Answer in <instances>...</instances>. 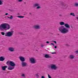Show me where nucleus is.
Returning <instances> with one entry per match:
<instances>
[{"mask_svg":"<svg viewBox=\"0 0 78 78\" xmlns=\"http://www.w3.org/2000/svg\"><path fill=\"white\" fill-rule=\"evenodd\" d=\"M10 28V25L7 23H2L0 26V30L1 31L8 30H9Z\"/></svg>","mask_w":78,"mask_h":78,"instance_id":"f257e3e1","label":"nucleus"},{"mask_svg":"<svg viewBox=\"0 0 78 78\" xmlns=\"http://www.w3.org/2000/svg\"><path fill=\"white\" fill-rule=\"evenodd\" d=\"M59 30L61 33L62 34H65L69 32V30L65 28L64 26H62L59 27Z\"/></svg>","mask_w":78,"mask_h":78,"instance_id":"f03ea898","label":"nucleus"},{"mask_svg":"<svg viewBox=\"0 0 78 78\" xmlns=\"http://www.w3.org/2000/svg\"><path fill=\"white\" fill-rule=\"evenodd\" d=\"M7 65H9L11 67H15L16 66V64L14 63V62L12 61H8L6 63Z\"/></svg>","mask_w":78,"mask_h":78,"instance_id":"7ed1b4c3","label":"nucleus"},{"mask_svg":"<svg viewBox=\"0 0 78 78\" xmlns=\"http://www.w3.org/2000/svg\"><path fill=\"white\" fill-rule=\"evenodd\" d=\"M13 33H14V31H12L6 32L5 34V36L6 37H11V36H12Z\"/></svg>","mask_w":78,"mask_h":78,"instance_id":"20e7f679","label":"nucleus"},{"mask_svg":"<svg viewBox=\"0 0 78 78\" xmlns=\"http://www.w3.org/2000/svg\"><path fill=\"white\" fill-rule=\"evenodd\" d=\"M50 67L52 70H56L58 68L56 66V65L54 64H52L50 65Z\"/></svg>","mask_w":78,"mask_h":78,"instance_id":"39448f33","label":"nucleus"},{"mask_svg":"<svg viewBox=\"0 0 78 78\" xmlns=\"http://www.w3.org/2000/svg\"><path fill=\"white\" fill-rule=\"evenodd\" d=\"M30 61L31 64H35L36 62V60H35V58H31L30 59Z\"/></svg>","mask_w":78,"mask_h":78,"instance_id":"423d86ee","label":"nucleus"},{"mask_svg":"<svg viewBox=\"0 0 78 78\" xmlns=\"http://www.w3.org/2000/svg\"><path fill=\"white\" fill-rule=\"evenodd\" d=\"M19 58L20 61L22 62H25V58L22 56L19 57Z\"/></svg>","mask_w":78,"mask_h":78,"instance_id":"0eeeda50","label":"nucleus"},{"mask_svg":"<svg viewBox=\"0 0 78 78\" xmlns=\"http://www.w3.org/2000/svg\"><path fill=\"white\" fill-rule=\"evenodd\" d=\"M60 5L62 6V8H63V9H66V8L67 7H66V5H64L63 2H62L60 3Z\"/></svg>","mask_w":78,"mask_h":78,"instance_id":"6e6552de","label":"nucleus"},{"mask_svg":"<svg viewBox=\"0 0 78 78\" xmlns=\"http://www.w3.org/2000/svg\"><path fill=\"white\" fill-rule=\"evenodd\" d=\"M34 28L35 29H36V30L37 29H40L41 27H40V26L38 25H35L34 26Z\"/></svg>","mask_w":78,"mask_h":78,"instance_id":"1a4fd4ad","label":"nucleus"},{"mask_svg":"<svg viewBox=\"0 0 78 78\" xmlns=\"http://www.w3.org/2000/svg\"><path fill=\"white\" fill-rule=\"evenodd\" d=\"M21 64L23 67H25V66H27V63L26 62H22Z\"/></svg>","mask_w":78,"mask_h":78,"instance_id":"9d476101","label":"nucleus"},{"mask_svg":"<svg viewBox=\"0 0 78 78\" xmlns=\"http://www.w3.org/2000/svg\"><path fill=\"white\" fill-rule=\"evenodd\" d=\"M64 26L66 28H67L68 29H69V28H70V26L67 23L65 24H64Z\"/></svg>","mask_w":78,"mask_h":78,"instance_id":"9b49d317","label":"nucleus"},{"mask_svg":"<svg viewBox=\"0 0 78 78\" xmlns=\"http://www.w3.org/2000/svg\"><path fill=\"white\" fill-rule=\"evenodd\" d=\"M44 57L46 58H51V57L48 54H46L44 55Z\"/></svg>","mask_w":78,"mask_h":78,"instance_id":"f8f14e48","label":"nucleus"},{"mask_svg":"<svg viewBox=\"0 0 78 78\" xmlns=\"http://www.w3.org/2000/svg\"><path fill=\"white\" fill-rule=\"evenodd\" d=\"M9 51L11 52L14 51V49L12 47H10L9 48Z\"/></svg>","mask_w":78,"mask_h":78,"instance_id":"ddd939ff","label":"nucleus"},{"mask_svg":"<svg viewBox=\"0 0 78 78\" xmlns=\"http://www.w3.org/2000/svg\"><path fill=\"white\" fill-rule=\"evenodd\" d=\"M5 59V58L3 56L0 57V61H3Z\"/></svg>","mask_w":78,"mask_h":78,"instance_id":"4468645a","label":"nucleus"},{"mask_svg":"<svg viewBox=\"0 0 78 78\" xmlns=\"http://www.w3.org/2000/svg\"><path fill=\"white\" fill-rule=\"evenodd\" d=\"M1 67L2 68V70H6V68H7V67H8V66H2Z\"/></svg>","mask_w":78,"mask_h":78,"instance_id":"2eb2a0df","label":"nucleus"},{"mask_svg":"<svg viewBox=\"0 0 78 78\" xmlns=\"http://www.w3.org/2000/svg\"><path fill=\"white\" fill-rule=\"evenodd\" d=\"M14 69V67H11V66H9L8 68V70H12V69Z\"/></svg>","mask_w":78,"mask_h":78,"instance_id":"dca6fc26","label":"nucleus"},{"mask_svg":"<svg viewBox=\"0 0 78 78\" xmlns=\"http://www.w3.org/2000/svg\"><path fill=\"white\" fill-rule=\"evenodd\" d=\"M60 25H65V23L63 22H60Z\"/></svg>","mask_w":78,"mask_h":78,"instance_id":"f3484780","label":"nucleus"},{"mask_svg":"<svg viewBox=\"0 0 78 78\" xmlns=\"http://www.w3.org/2000/svg\"><path fill=\"white\" fill-rule=\"evenodd\" d=\"M74 57H75V56L72 55H71L69 56V58L71 59H73Z\"/></svg>","mask_w":78,"mask_h":78,"instance_id":"a211bd4d","label":"nucleus"},{"mask_svg":"<svg viewBox=\"0 0 78 78\" xmlns=\"http://www.w3.org/2000/svg\"><path fill=\"white\" fill-rule=\"evenodd\" d=\"M39 5L37 3H36L34 5V7H36V6H38Z\"/></svg>","mask_w":78,"mask_h":78,"instance_id":"6ab92c4d","label":"nucleus"},{"mask_svg":"<svg viewBox=\"0 0 78 78\" xmlns=\"http://www.w3.org/2000/svg\"><path fill=\"white\" fill-rule=\"evenodd\" d=\"M3 1L2 0H0V5H3Z\"/></svg>","mask_w":78,"mask_h":78,"instance_id":"aec40b11","label":"nucleus"},{"mask_svg":"<svg viewBox=\"0 0 78 78\" xmlns=\"http://www.w3.org/2000/svg\"><path fill=\"white\" fill-rule=\"evenodd\" d=\"M1 34L2 36H5V33L4 32H1Z\"/></svg>","mask_w":78,"mask_h":78,"instance_id":"412c9836","label":"nucleus"},{"mask_svg":"<svg viewBox=\"0 0 78 78\" xmlns=\"http://www.w3.org/2000/svg\"><path fill=\"white\" fill-rule=\"evenodd\" d=\"M71 16H75V15L74 14V13H70Z\"/></svg>","mask_w":78,"mask_h":78,"instance_id":"4be33fe9","label":"nucleus"},{"mask_svg":"<svg viewBox=\"0 0 78 78\" xmlns=\"http://www.w3.org/2000/svg\"><path fill=\"white\" fill-rule=\"evenodd\" d=\"M17 17H18L19 18H23V17H24V16H17Z\"/></svg>","mask_w":78,"mask_h":78,"instance_id":"5701e85b","label":"nucleus"},{"mask_svg":"<svg viewBox=\"0 0 78 78\" xmlns=\"http://www.w3.org/2000/svg\"><path fill=\"white\" fill-rule=\"evenodd\" d=\"M40 8H41V7L39 6H37L36 8V9H40Z\"/></svg>","mask_w":78,"mask_h":78,"instance_id":"b1692460","label":"nucleus"},{"mask_svg":"<svg viewBox=\"0 0 78 78\" xmlns=\"http://www.w3.org/2000/svg\"><path fill=\"white\" fill-rule=\"evenodd\" d=\"M21 76H23V77H24V78H25V74H23L21 75Z\"/></svg>","mask_w":78,"mask_h":78,"instance_id":"393cba45","label":"nucleus"},{"mask_svg":"<svg viewBox=\"0 0 78 78\" xmlns=\"http://www.w3.org/2000/svg\"><path fill=\"white\" fill-rule=\"evenodd\" d=\"M10 19H13V16H10V17L9 18Z\"/></svg>","mask_w":78,"mask_h":78,"instance_id":"a878e982","label":"nucleus"},{"mask_svg":"<svg viewBox=\"0 0 78 78\" xmlns=\"http://www.w3.org/2000/svg\"><path fill=\"white\" fill-rule=\"evenodd\" d=\"M36 76L37 77V78H39V75H38V74H36Z\"/></svg>","mask_w":78,"mask_h":78,"instance_id":"bb28decb","label":"nucleus"},{"mask_svg":"<svg viewBox=\"0 0 78 78\" xmlns=\"http://www.w3.org/2000/svg\"><path fill=\"white\" fill-rule=\"evenodd\" d=\"M75 5L76 6H78V3H76L75 4Z\"/></svg>","mask_w":78,"mask_h":78,"instance_id":"cd10ccee","label":"nucleus"},{"mask_svg":"<svg viewBox=\"0 0 78 78\" xmlns=\"http://www.w3.org/2000/svg\"><path fill=\"white\" fill-rule=\"evenodd\" d=\"M48 77L49 78H51V77L49 74H48Z\"/></svg>","mask_w":78,"mask_h":78,"instance_id":"c85d7f7f","label":"nucleus"},{"mask_svg":"<svg viewBox=\"0 0 78 78\" xmlns=\"http://www.w3.org/2000/svg\"><path fill=\"white\" fill-rule=\"evenodd\" d=\"M18 1L19 2H22V0H18Z\"/></svg>","mask_w":78,"mask_h":78,"instance_id":"c756f323","label":"nucleus"},{"mask_svg":"<svg viewBox=\"0 0 78 78\" xmlns=\"http://www.w3.org/2000/svg\"><path fill=\"white\" fill-rule=\"evenodd\" d=\"M51 45H53V46H55V44H53V43H51Z\"/></svg>","mask_w":78,"mask_h":78,"instance_id":"7c9ffc66","label":"nucleus"},{"mask_svg":"<svg viewBox=\"0 0 78 78\" xmlns=\"http://www.w3.org/2000/svg\"><path fill=\"white\" fill-rule=\"evenodd\" d=\"M53 41V42L54 43H55L56 44V41Z\"/></svg>","mask_w":78,"mask_h":78,"instance_id":"2f4dec72","label":"nucleus"},{"mask_svg":"<svg viewBox=\"0 0 78 78\" xmlns=\"http://www.w3.org/2000/svg\"><path fill=\"white\" fill-rule=\"evenodd\" d=\"M51 53L52 54H56V52H51Z\"/></svg>","mask_w":78,"mask_h":78,"instance_id":"473e14b6","label":"nucleus"},{"mask_svg":"<svg viewBox=\"0 0 78 78\" xmlns=\"http://www.w3.org/2000/svg\"><path fill=\"white\" fill-rule=\"evenodd\" d=\"M75 52L77 54V53H78V50L76 51Z\"/></svg>","mask_w":78,"mask_h":78,"instance_id":"72a5a7b5","label":"nucleus"},{"mask_svg":"<svg viewBox=\"0 0 78 78\" xmlns=\"http://www.w3.org/2000/svg\"><path fill=\"white\" fill-rule=\"evenodd\" d=\"M46 43L47 44H49V43H50V42H49V41H47L46 42Z\"/></svg>","mask_w":78,"mask_h":78,"instance_id":"f704fd0d","label":"nucleus"},{"mask_svg":"<svg viewBox=\"0 0 78 78\" xmlns=\"http://www.w3.org/2000/svg\"><path fill=\"white\" fill-rule=\"evenodd\" d=\"M9 11H11V12H12L13 11V10H12V9H9Z\"/></svg>","mask_w":78,"mask_h":78,"instance_id":"c9c22d12","label":"nucleus"},{"mask_svg":"<svg viewBox=\"0 0 78 78\" xmlns=\"http://www.w3.org/2000/svg\"><path fill=\"white\" fill-rule=\"evenodd\" d=\"M54 48H57V46H55V47H54Z\"/></svg>","mask_w":78,"mask_h":78,"instance_id":"e433bc0d","label":"nucleus"},{"mask_svg":"<svg viewBox=\"0 0 78 78\" xmlns=\"http://www.w3.org/2000/svg\"><path fill=\"white\" fill-rule=\"evenodd\" d=\"M5 16H7V15H8V13H6L5 14Z\"/></svg>","mask_w":78,"mask_h":78,"instance_id":"4c0bfd02","label":"nucleus"},{"mask_svg":"<svg viewBox=\"0 0 78 78\" xmlns=\"http://www.w3.org/2000/svg\"><path fill=\"white\" fill-rule=\"evenodd\" d=\"M41 46L42 47H44V46L42 44L41 45Z\"/></svg>","mask_w":78,"mask_h":78,"instance_id":"58836bf2","label":"nucleus"},{"mask_svg":"<svg viewBox=\"0 0 78 78\" xmlns=\"http://www.w3.org/2000/svg\"><path fill=\"white\" fill-rule=\"evenodd\" d=\"M71 27L72 28V29H73V27L72 26H71Z\"/></svg>","mask_w":78,"mask_h":78,"instance_id":"ea45409f","label":"nucleus"},{"mask_svg":"<svg viewBox=\"0 0 78 78\" xmlns=\"http://www.w3.org/2000/svg\"><path fill=\"white\" fill-rule=\"evenodd\" d=\"M32 14L31 13H29V14H30V15H31Z\"/></svg>","mask_w":78,"mask_h":78,"instance_id":"a19ab883","label":"nucleus"},{"mask_svg":"<svg viewBox=\"0 0 78 78\" xmlns=\"http://www.w3.org/2000/svg\"><path fill=\"white\" fill-rule=\"evenodd\" d=\"M60 16H62V15H59Z\"/></svg>","mask_w":78,"mask_h":78,"instance_id":"79ce46f5","label":"nucleus"},{"mask_svg":"<svg viewBox=\"0 0 78 78\" xmlns=\"http://www.w3.org/2000/svg\"><path fill=\"white\" fill-rule=\"evenodd\" d=\"M8 18H9H9H10V17H8Z\"/></svg>","mask_w":78,"mask_h":78,"instance_id":"37998d69","label":"nucleus"},{"mask_svg":"<svg viewBox=\"0 0 78 78\" xmlns=\"http://www.w3.org/2000/svg\"><path fill=\"white\" fill-rule=\"evenodd\" d=\"M76 19H77V20H78V17H77V18H76Z\"/></svg>","mask_w":78,"mask_h":78,"instance_id":"c03bdc74","label":"nucleus"},{"mask_svg":"<svg viewBox=\"0 0 78 78\" xmlns=\"http://www.w3.org/2000/svg\"><path fill=\"white\" fill-rule=\"evenodd\" d=\"M24 4H26V2H24Z\"/></svg>","mask_w":78,"mask_h":78,"instance_id":"a18cd8bd","label":"nucleus"},{"mask_svg":"<svg viewBox=\"0 0 78 78\" xmlns=\"http://www.w3.org/2000/svg\"><path fill=\"white\" fill-rule=\"evenodd\" d=\"M18 15H19V13L18 14Z\"/></svg>","mask_w":78,"mask_h":78,"instance_id":"49530a36","label":"nucleus"},{"mask_svg":"<svg viewBox=\"0 0 78 78\" xmlns=\"http://www.w3.org/2000/svg\"><path fill=\"white\" fill-rule=\"evenodd\" d=\"M37 51H38L37 50H36Z\"/></svg>","mask_w":78,"mask_h":78,"instance_id":"de8ad7c7","label":"nucleus"},{"mask_svg":"<svg viewBox=\"0 0 78 78\" xmlns=\"http://www.w3.org/2000/svg\"><path fill=\"white\" fill-rule=\"evenodd\" d=\"M2 11V10L0 11V12H1Z\"/></svg>","mask_w":78,"mask_h":78,"instance_id":"09e8293b","label":"nucleus"}]
</instances>
